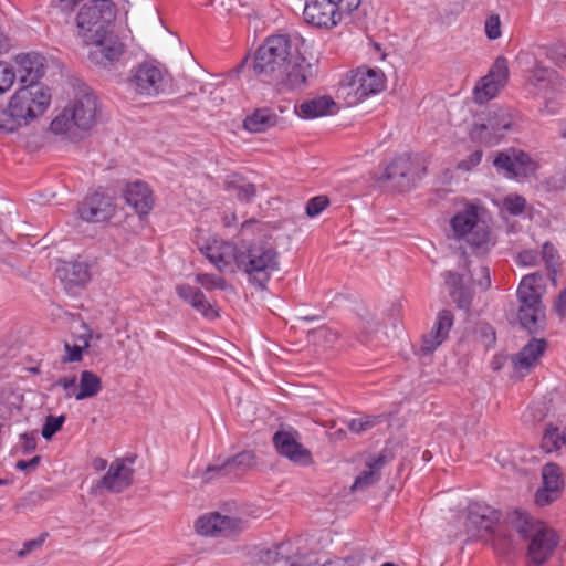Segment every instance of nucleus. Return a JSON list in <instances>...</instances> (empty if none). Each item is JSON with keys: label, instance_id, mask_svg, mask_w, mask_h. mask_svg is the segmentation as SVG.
Returning a JSON list of instances; mask_svg holds the SVG:
<instances>
[{"label": "nucleus", "instance_id": "nucleus-1", "mask_svg": "<svg viewBox=\"0 0 566 566\" xmlns=\"http://www.w3.org/2000/svg\"><path fill=\"white\" fill-rule=\"evenodd\" d=\"M207 259L220 272L234 273L243 270L254 283H266L271 279L277 281L280 274L279 254L270 244L253 245L248 253H239L237 247L230 242L213 239L205 248L200 249Z\"/></svg>", "mask_w": 566, "mask_h": 566}, {"label": "nucleus", "instance_id": "nucleus-2", "mask_svg": "<svg viewBox=\"0 0 566 566\" xmlns=\"http://www.w3.org/2000/svg\"><path fill=\"white\" fill-rule=\"evenodd\" d=\"M97 112L96 95L86 85H81L72 104L52 120L50 129L53 134L63 135L71 142H78L96 124Z\"/></svg>", "mask_w": 566, "mask_h": 566}, {"label": "nucleus", "instance_id": "nucleus-3", "mask_svg": "<svg viewBox=\"0 0 566 566\" xmlns=\"http://www.w3.org/2000/svg\"><path fill=\"white\" fill-rule=\"evenodd\" d=\"M304 40L297 34H279L266 39L254 57V72L264 80L275 81L282 70L295 53H297Z\"/></svg>", "mask_w": 566, "mask_h": 566}, {"label": "nucleus", "instance_id": "nucleus-4", "mask_svg": "<svg viewBox=\"0 0 566 566\" xmlns=\"http://www.w3.org/2000/svg\"><path fill=\"white\" fill-rule=\"evenodd\" d=\"M451 238L473 249L488 250L492 238L484 208L465 205L450 220Z\"/></svg>", "mask_w": 566, "mask_h": 566}, {"label": "nucleus", "instance_id": "nucleus-5", "mask_svg": "<svg viewBox=\"0 0 566 566\" xmlns=\"http://www.w3.org/2000/svg\"><path fill=\"white\" fill-rule=\"evenodd\" d=\"M50 98L46 90L33 84L15 92L8 108H2L4 133H11L41 115L49 106Z\"/></svg>", "mask_w": 566, "mask_h": 566}, {"label": "nucleus", "instance_id": "nucleus-6", "mask_svg": "<svg viewBox=\"0 0 566 566\" xmlns=\"http://www.w3.org/2000/svg\"><path fill=\"white\" fill-rule=\"evenodd\" d=\"M501 512L485 503L473 502L468 506L467 533L475 539H491L494 545L499 544L503 549L511 546V537L502 532L499 522Z\"/></svg>", "mask_w": 566, "mask_h": 566}, {"label": "nucleus", "instance_id": "nucleus-7", "mask_svg": "<svg viewBox=\"0 0 566 566\" xmlns=\"http://www.w3.org/2000/svg\"><path fill=\"white\" fill-rule=\"evenodd\" d=\"M545 285H517V322L528 335L542 334L546 329V307L543 303Z\"/></svg>", "mask_w": 566, "mask_h": 566}, {"label": "nucleus", "instance_id": "nucleus-8", "mask_svg": "<svg viewBox=\"0 0 566 566\" xmlns=\"http://www.w3.org/2000/svg\"><path fill=\"white\" fill-rule=\"evenodd\" d=\"M361 0H306L303 18L315 28L331 30L336 27L344 14L358 9Z\"/></svg>", "mask_w": 566, "mask_h": 566}, {"label": "nucleus", "instance_id": "nucleus-9", "mask_svg": "<svg viewBox=\"0 0 566 566\" xmlns=\"http://www.w3.org/2000/svg\"><path fill=\"white\" fill-rule=\"evenodd\" d=\"M514 116L509 108L493 106L478 116L471 128V137L485 145L497 144L503 133L512 129Z\"/></svg>", "mask_w": 566, "mask_h": 566}, {"label": "nucleus", "instance_id": "nucleus-10", "mask_svg": "<svg viewBox=\"0 0 566 566\" xmlns=\"http://www.w3.org/2000/svg\"><path fill=\"white\" fill-rule=\"evenodd\" d=\"M426 171L427 168L420 157L403 154L386 166L381 180L388 181L391 188L405 192L415 188Z\"/></svg>", "mask_w": 566, "mask_h": 566}, {"label": "nucleus", "instance_id": "nucleus-11", "mask_svg": "<svg viewBox=\"0 0 566 566\" xmlns=\"http://www.w3.org/2000/svg\"><path fill=\"white\" fill-rule=\"evenodd\" d=\"M538 259L539 254L532 250L523 251L517 255V260L522 265H533L537 262ZM541 259L544 261L545 271L538 270L526 274L523 276L520 283H536L544 280H547L551 283H556L559 280L566 281L565 269L559 262L557 252L552 244L545 243L543 245Z\"/></svg>", "mask_w": 566, "mask_h": 566}, {"label": "nucleus", "instance_id": "nucleus-12", "mask_svg": "<svg viewBox=\"0 0 566 566\" xmlns=\"http://www.w3.org/2000/svg\"><path fill=\"white\" fill-rule=\"evenodd\" d=\"M318 73L317 62H310L301 54V49L289 60L275 80L281 90L300 91L306 88Z\"/></svg>", "mask_w": 566, "mask_h": 566}, {"label": "nucleus", "instance_id": "nucleus-13", "mask_svg": "<svg viewBox=\"0 0 566 566\" xmlns=\"http://www.w3.org/2000/svg\"><path fill=\"white\" fill-rule=\"evenodd\" d=\"M114 18V3L111 0H92L83 4L76 18L80 36L83 38V33H105L106 24Z\"/></svg>", "mask_w": 566, "mask_h": 566}, {"label": "nucleus", "instance_id": "nucleus-14", "mask_svg": "<svg viewBox=\"0 0 566 566\" xmlns=\"http://www.w3.org/2000/svg\"><path fill=\"white\" fill-rule=\"evenodd\" d=\"M127 86L137 96L157 97L165 91L164 74L156 65L142 63L130 70Z\"/></svg>", "mask_w": 566, "mask_h": 566}, {"label": "nucleus", "instance_id": "nucleus-15", "mask_svg": "<svg viewBox=\"0 0 566 566\" xmlns=\"http://www.w3.org/2000/svg\"><path fill=\"white\" fill-rule=\"evenodd\" d=\"M195 527L200 535L205 536L235 537L249 528V522L214 512L199 517Z\"/></svg>", "mask_w": 566, "mask_h": 566}, {"label": "nucleus", "instance_id": "nucleus-16", "mask_svg": "<svg viewBox=\"0 0 566 566\" xmlns=\"http://www.w3.org/2000/svg\"><path fill=\"white\" fill-rule=\"evenodd\" d=\"M255 464V453L251 450L241 451L226 459L217 458L209 464L203 473V481L209 482L216 478H239Z\"/></svg>", "mask_w": 566, "mask_h": 566}, {"label": "nucleus", "instance_id": "nucleus-17", "mask_svg": "<svg viewBox=\"0 0 566 566\" xmlns=\"http://www.w3.org/2000/svg\"><path fill=\"white\" fill-rule=\"evenodd\" d=\"M509 78L507 60L504 56L496 57L489 73L482 77L474 87V101L483 104L494 98Z\"/></svg>", "mask_w": 566, "mask_h": 566}, {"label": "nucleus", "instance_id": "nucleus-18", "mask_svg": "<svg viewBox=\"0 0 566 566\" xmlns=\"http://www.w3.org/2000/svg\"><path fill=\"white\" fill-rule=\"evenodd\" d=\"M298 440L300 433L294 429L279 430L272 437L273 446L281 457L298 465H308L313 462L312 453Z\"/></svg>", "mask_w": 566, "mask_h": 566}, {"label": "nucleus", "instance_id": "nucleus-19", "mask_svg": "<svg viewBox=\"0 0 566 566\" xmlns=\"http://www.w3.org/2000/svg\"><path fill=\"white\" fill-rule=\"evenodd\" d=\"M526 556L534 566L544 565L559 543V536L552 528L542 526L530 538Z\"/></svg>", "mask_w": 566, "mask_h": 566}, {"label": "nucleus", "instance_id": "nucleus-20", "mask_svg": "<svg viewBox=\"0 0 566 566\" xmlns=\"http://www.w3.org/2000/svg\"><path fill=\"white\" fill-rule=\"evenodd\" d=\"M543 486L535 493V502L539 506H546L555 502L562 494L565 481L558 464L549 462L542 469Z\"/></svg>", "mask_w": 566, "mask_h": 566}, {"label": "nucleus", "instance_id": "nucleus-21", "mask_svg": "<svg viewBox=\"0 0 566 566\" xmlns=\"http://www.w3.org/2000/svg\"><path fill=\"white\" fill-rule=\"evenodd\" d=\"M493 165L499 170H503L506 177H525L535 169L530 156L515 149L499 153Z\"/></svg>", "mask_w": 566, "mask_h": 566}, {"label": "nucleus", "instance_id": "nucleus-22", "mask_svg": "<svg viewBox=\"0 0 566 566\" xmlns=\"http://www.w3.org/2000/svg\"><path fill=\"white\" fill-rule=\"evenodd\" d=\"M77 213L86 222L107 221L114 213L112 198L96 191L78 206Z\"/></svg>", "mask_w": 566, "mask_h": 566}, {"label": "nucleus", "instance_id": "nucleus-23", "mask_svg": "<svg viewBox=\"0 0 566 566\" xmlns=\"http://www.w3.org/2000/svg\"><path fill=\"white\" fill-rule=\"evenodd\" d=\"M83 42L91 45L88 59L97 65L106 66L118 59L122 54V46L116 42L107 40L103 34L83 33Z\"/></svg>", "mask_w": 566, "mask_h": 566}, {"label": "nucleus", "instance_id": "nucleus-24", "mask_svg": "<svg viewBox=\"0 0 566 566\" xmlns=\"http://www.w3.org/2000/svg\"><path fill=\"white\" fill-rule=\"evenodd\" d=\"M134 470L125 465L124 460L116 459L105 475L97 481L96 489H105L112 493H120L133 484Z\"/></svg>", "mask_w": 566, "mask_h": 566}, {"label": "nucleus", "instance_id": "nucleus-25", "mask_svg": "<svg viewBox=\"0 0 566 566\" xmlns=\"http://www.w3.org/2000/svg\"><path fill=\"white\" fill-rule=\"evenodd\" d=\"M177 295L207 319L220 316L217 306L211 303L197 285H176Z\"/></svg>", "mask_w": 566, "mask_h": 566}, {"label": "nucleus", "instance_id": "nucleus-26", "mask_svg": "<svg viewBox=\"0 0 566 566\" xmlns=\"http://www.w3.org/2000/svg\"><path fill=\"white\" fill-rule=\"evenodd\" d=\"M55 276L62 283H87L96 279L94 268L83 261H57Z\"/></svg>", "mask_w": 566, "mask_h": 566}, {"label": "nucleus", "instance_id": "nucleus-27", "mask_svg": "<svg viewBox=\"0 0 566 566\" xmlns=\"http://www.w3.org/2000/svg\"><path fill=\"white\" fill-rule=\"evenodd\" d=\"M546 348L547 342L545 338H531L528 343L512 357L514 369L530 371L535 366L537 359L544 355Z\"/></svg>", "mask_w": 566, "mask_h": 566}, {"label": "nucleus", "instance_id": "nucleus-28", "mask_svg": "<svg viewBox=\"0 0 566 566\" xmlns=\"http://www.w3.org/2000/svg\"><path fill=\"white\" fill-rule=\"evenodd\" d=\"M124 197L126 202L132 206L139 216L147 214L154 205L150 189L142 181L127 185Z\"/></svg>", "mask_w": 566, "mask_h": 566}, {"label": "nucleus", "instance_id": "nucleus-29", "mask_svg": "<svg viewBox=\"0 0 566 566\" xmlns=\"http://www.w3.org/2000/svg\"><path fill=\"white\" fill-rule=\"evenodd\" d=\"M338 112L335 101L327 95L313 97L296 106V113L302 118H316L326 115H334Z\"/></svg>", "mask_w": 566, "mask_h": 566}, {"label": "nucleus", "instance_id": "nucleus-30", "mask_svg": "<svg viewBox=\"0 0 566 566\" xmlns=\"http://www.w3.org/2000/svg\"><path fill=\"white\" fill-rule=\"evenodd\" d=\"M506 523L515 531L523 539L530 538L536 531H538L544 523L536 520L528 512L515 509L507 513Z\"/></svg>", "mask_w": 566, "mask_h": 566}, {"label": "nucleus", "instance_id": "nucleus-31", "mask_svg": "<svg viewBox=\"0 0 566 566\" xmlns=\"http://www.w3.org/2000/svg\"><path fill=\"white\" fill-rule=\"evenodd\" d=\"M352 85L357 86L356 94L359 96V98L367 97L370 94H376L382 91L385 87L384 73L381 71L371 69L367 71H359L355 75Z\"/></svg>", "mask_w": 566, "mask_h": 566}, {"label": "nucleus", "instance_id": "nucleus-32", "mask_svg": "<svg viewBox=\"0 0 566 566\" xmlns=\"http://www.w3.org/2000/svg\"><path fill=\"white\" fill-rule=\"evenodd\" d=\"M280 117L277 114L268 107L258 108L251 115L247 116L243 122V127L251 133H263L268 129L277 126Z\"/></svg>", "mask_w": 566, "mask_h": 566}, {"label": "nucleus", "instance_id": "nucleus-33", "mask_svg": "<svg viewBox=\"0 0 566 566\" xmlns=\"http://www.w3.org/2000/svg\"><path fill=\"white\" fill-rule=\"evenodd\" d=\"M103 384L98 375L91 370H83L80 376L78 391L74 395L76 400L93 398L102 390Z\"/></svg>", "mask_w": 566, "mask_h": 566}, {"label": "nucleus", "instance_id": "nucleus-34", "mask_svg": "<svg viewBox=\"0 0 566 566\" xmlns=\"http://www.w3.org/2000/svg\"><path fill=\"white\" fill-rule=\"evenodd\" d=\"M453 324V313L450 310L444 308L438 312L436 322L430 332L446 342Z\"/></svg>", "mask_w": 566, "mask_h": 566}, {"label": "nucleus", "instance_id": "nucleus-35", "mask_svg": "<svg viewBox=\"0 0 566 566\" xmlns=\"http://www.w3.org/2000/svg\"><path fill=\"white\" fill-rule=\"evenodd\" d=\"M43 60L44 59L38 54H27L21 57V65L24 67L31 83L44 75Z\"/></svg>", "mask_w": 566, "mask_h": 566}, {"label": "nucleus", "instance_id": "nucleus-36", "mask_svg": "<svg viewBox=\"0 0 566 566\" xmlns=\"http://www.w3.org/2000/svg\"><path fill=\"white\" fill-rule=\"evenodd\" d=\"M450 297L461 310H469L473 300L472 285H452Z\"/></svg>", "mask_w": 566, "mask_h": 566}, {"label": "nucleus", "instance_id": "nucleus-37", "mask_svg": "<svg viewBox=\"0 0 566 566\" xmlns=\"http://www.w3.org/2000/svg\"><path fill=\"white\" fill-rule=\"evenodd\" d=\"M227 189L234 192L241 201H250L256 195L255 186L243 180H230L227 182Z\"/></svg>", "mask_w": 566, "mask_h": 566}, {"label": "nucleus", "instance_id": "nucleus-38", "mask_svg": "<svg viewBox=\"0 0 566 566\" xmlns=\"http://www.w3.org/2000/svg\"><path fill=\"white\" fill-rule=\"evenodd\" d=\"M382 416H364L361 418H354L347 422V428L357 434H360L381 422Z\"/></svg>", "mask_w": 566, "mask_h": 566}, {"label": "nucleus", "instance_id": "nucleus-39", "mask_svg": "<svg viewBox=\"0 0 566 566\" xmlns=\"http://www.w3.org/2000/svg\"><path fill=\"white\" fill-rule=\"evenodd\" d=\"M90 345L85 342V345L73 344L64 342L65 355L61 357L62 364L80 363L83 360V356L88 352Z\"/></svg>", "mask_w": 566, "mask_h": 566}, {"label": "nucleus", "instance_id": "nucleus-40", "mask_svg": "<svg viewBox=\"0 0 566 566\" xmlns=\"http://www.w3.org/2000/svg\"><path fill=\"white\" fill-rule=\"evenodd\" d=\"M474 334L485 348L493 347L496 343V333L494 327L486 322H478Z\"/></svg>", "mask_w": 566, "mask_h": 566}, {"label": "nucleus", "instance_id": "nucleus-41", "mask_svg": "<svg viewBox=\"0 0 566 566\" xmlns=\"http://www.w3.org/2000/svg\"><path fill=\"white\" fill-rule=\"evenodd\" d=\"M65 421V416H48L45 418L44 424L42 427V437L46 440L52 439V437L62 429V426Z\"/></svg>", "mask_w": 566, "mask_h": 566}, {"label": "nucleus", "instance_id": "nucleus-42", "mask_svg": "<svg viewBox=\"0 0 566 566\" xmlns=\"http://www.w3.org/2000/svg\"><path fill=\"white\" fill-rule=\"evenodd\" d=\"M380 480V473L375 470L368 469L363 471L357 478L352 486L354 490L368 488Z\"/></svg>", "mask_w": 566, "mask_h": 566}, {"label": "nucleus", "instance_id": "nucleus-43", "mask_svg": "<svg viewBox=\"0 0 566 566\" xmlns=\"http://www.w3.org/2000/svg\"><path fill=\"white\" fill-rule=\"evenodd\" d=\"M484 31L490 40H496L502 35L501 19L499 14H491L484 22Z\"/></svg>", "mask_w": 566, "mask_h": 566}, {"label": "nucleus", "instance_id": "nucleus-44", "mask_svg": "<svg viewBox=\"0 0 566 566\" xmlns=\"http://www.w3.org/2000/svg\"><path fill=\"white\" fill-rule=\"evenodd\" d=\"M444 340L429 332L422 336L420 353L422 355H431Z\"/></svg>", "mask_w": 566, "mask_h": 566}, {"label": "nucleus", "instance_id": "nucleus-45", "mask_svg": "<svg viewBox=\"0 0 566 566\" xmlns=\"http://www.w3.org/2000/svg\"><path fill=\"white\" fill-rule=\"evenodd\" d=\"M504 209L512 216L521 214L526 206V200L521 196H507L503 201Z\"/></svg>", "mask_w": 566, "mask_h": 566}, {"label": "nucleus", "instance_id": "nucleus-46", "mask_svg": "<svg viewBox=\"0 0 566 566\" xmlns=\"http://www.w3.org/2000/svg\"><path fill=\"white\" fill-rule=\"evenodd\" d=\"M15 74L8 64L0 62V94L7 92L13 84Z\"/></svg>", "mask_w": 566, "mask_h": 566}, {"label": "nucleus", "instance_id": "nucleus-47", "mask_svg": "<svg viewBox=\"0 0 566 566\" xmlns=\"http://www.w3.org/2000/svg\"><path fill=\"white\" fill-rule=\"evenodd\" d=\"M329 201L325 196H317L312 198L306 205V214L311 218L318 216L327 206Z\"/></svg>", "mask_w": 566, "mask_h": 566}, {"label": "nucleus", "instance_id": "nucleus-48", "mask_svg": "<svg viewBox=\"0 0 566 566\" xmlns=\"http://www.w3.org/2000/svg\"><path fill=\"white\" fill-rule=\"evenodd\" d=\"M545 54L546 57L552 60L557 66H566V52L564 50V46L555 45L546 48Z\"/></svg>", "mask_w": 566, "mask_h": 566}, {"label": "nucleus", "instance_id": "nucleus-49", "mask_svg": "<svg viewBox=\"0 0 566 566\" xmlns=\"http://www.w3.org/2000/svg\"><path fill=\"white\" fill-rule=\"evenodd\" d=\"M552 73V70L537 64L532 71L531 76L528 77V83L534 86H539L541 83L546 82L548 80Z\"/></svg>", "mask_w": 566, "mask_h": 566}, {"label": "nucleus", "instance_id": "nucleus-50", "mask_svg": "<svg viewBox=\"0 0 566 566\" xmlns=\"http://www.w3.org/2000/svg\"><path fill=\"white\" fill-rule=\"evenodd\" d=\"M282 545H277L273 548H261L259 549L256 557L258 560L264 564H271L279 560L280 552Z\"/></svg>", "mask_w": 566, "mask_h": 566}, {"label": "nucleus", "instance_id": "nucleus-51", "mask_svg": "<svg viewBox=\"0 0 566 566\" xmlns=\"http://www.w3.org/2000/svg\"><path fill=\"white\" fill-rule=\"evenodd\" d=\"M38 438L36 432H24L21 434V450L23 453L29 454L36 449Z\"/></svg>", "mask_w": 566, "mask_h": 566}, {"label": "nucleus", "instance_id": "nucleus-52", "mask_svg": "<svg viewBox=\"0 0 566 566\" xmlns=\"http://www.w3.org/2000/svg\"><path fill=\"white\" fill-rule=\"evenodd\" d=\"M470 273L471 283H491L490 270L485 265L479 264Z\"/></svg>", "mask_w": 566, "mask_h": 566}, {"label": "nucleus", "instance_id": "nucleus-53", "mask_svg": "<svg viewBox=\"0 0 566 566\" xmlns=\"http://www.w3.org/2000/svg\"><path fill=\"white\" fill-rule=\"evenodd\" d=\"M553 310L560 319L566 317V286L555 297Z\"/></svg>", "mask_w": 566, "mask_h": 566}, {"label": "nucleus", "instance_id": "nucleus-54", "mask_svg": "<svg viewBox=\"0 0 566 566\" xmlns=\"http://www.w3.org/2000/svg\"><path fill=\"white\" fill-rule=\"evenodd\" d=\"M482 159V150L473 151L467 159L458 164V168L463 171H470L473 167L478 166Z\"/></svg>", "mask_w": 566, "mask_h": 566}, {"label": "nucleus", "instance_id": "nucleus-55", "mask_svg": "<svg viewBox=\"0 0 566 566\" xmlns=\"http://www.w3.org/2000/svg\"><path fill=\"white\" fill-rule=\"evenodd\" d=\"M55 386L62 387L66 392L65 397L71 398L74 397L75 386H76V376L72 377H61L56 380Z\"/></svg>", "mask_w": 566, "mask_h": 566}, {"label": "nucleus", "instance_id": "nucleus-56", "mask_svg": "<svg viewBox=\"0 0 566 566\" xmlns=\"http://www.w3.org/2000/svg\"><path fill=\"white\" fill-rule=\"evenodd\" d=\"M48 535L49 534L46 532H44V533H41L36 538L24 542L23 548L19 552V554L21 556H23L25 554L31 553L34 549L40 548L43 545Z\"/></svg>", "mask_w": 566, "mask_h": 566}, {"label": "nucleus", "instance_id": "nucleus-57", "mask_svg": "<svg viewBox=\"0 0 566 566\" xmlns=\"http://www.w3.org/2000/svg\"><path fill=\"white\" fill-rule=\"evenodd\" d=\"M389 461V458L386 454V451L380 452L378 455L373 457L367 460L366 467L368 469L375 470L379 472L380 469Z\"/></svg>", "mask_w": 566, "mask_h": 566}, {"label": "nucleus", "instance_id": "nucleus-58", "mask_svg": "<svg viewBox=\"0 0 566 566\" xmlns=\"http://www.w3.org/2000/svg\"><path fill=\"white\" fill-rule=\"evenodd\" d=\"M379 328L378 322H367L366 326L361 327L358 334V340L363 344H367L369 342V337L373 333H376Z\"/></svg>", "mask_w": 566, "mask_h": 566}, {"label": "nucleus", "instance_id": "nucleus-59", "mask_svg": "<svg viewBox=\"0 0 566 566\" xmlns=\"http://www.w3.org/2000/svg\"><path fill=\"white\" fill-rule=\"evenodd\" d=\"M41 462V457L40 455H35L33 457L32 459L30 460H19L15 464V468L18 470H21V471H25V470H35L38 468V465L40 464Z\"/></svg>", "mask_w": 566, "mask_h": 566}, {"label": "nucleus", "instance_id": "nucleus-60", "mask_svg": "<svg viewBox=\"0 0 566 566\" xmlns=\"http://www.w3.org/2000/svg\"><path fill=\"white\" fill-rule=\"evenodd\" d=\"M82 328L84 329V332L82 334L77 335L75 337V339L81 343L80 345H85V340H86L87 345H90V343L93 338L92 329L90 328V326L86 323H82Z\"/></svg>", "mask_w": 566, "mask_h": 566}, {"label": "nucleus", "instance_id": "nucleus-61", "mask_svg": "<svg viewBox=\"0 0 566 566\" xmlns=\"http://www.w3.org/2000/svg\"><path fill=\"white\" fill-rule=\"evenodd\" d=\"M92 468L95 470V471H103L107 468V460L101 458V457H96L93 459L92 461Z\"/></svg>", "mask_w": 566, "mask_h": 566}, {"label": "nucleus", "instance_id": "nucleus-62", "mask_svg": "<svg viewBox=\"0 0 566 566\" xmlns=\"http://www.w3.org/2000/svg\"><path fill=\"white\" fill-rule=\"evenodd\" d=\"M465 281L464 276L462 274H459V273H450L449 274V277L447 280V283H453V284H457V283H463Z\"/></svg>", "mask_w": 566, "mask_h": 566}, {"label": "nucleus", "instance_id": "nucleus-63", "mask_svg": "<svg viewBox=\"0 0 566 566\" xmlns=\"http://www.w3.org/2000/svg\"><path fill=\"white\" fill-rule=\"evenodd\" d=\"M10 43L8 38L0 31V54L9 50Z\"/></svg>", "mask_w": 566, "mask_h": 566}, {"label": "nucleus", "instance_id": "nucleus-64", "mask_svg": "<svg viewBox=\"0 0 566 566\" xmlns=\"http://www.w3.org/2000/svg\"><path fill=\"white\" fill-rule=\"evenodd\" d=\"M560 136L563 138H566V124H565V127H563L562 130H560Z\"/></svg>", "mask_w": 566, "mask_h": 566}]
</instances>
